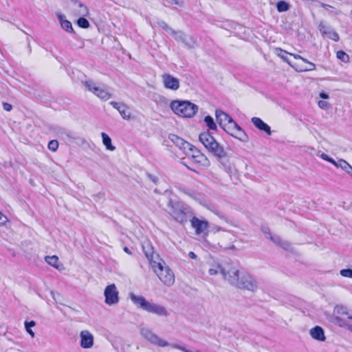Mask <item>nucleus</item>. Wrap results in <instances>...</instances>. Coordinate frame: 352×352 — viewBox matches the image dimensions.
I'll use <instances>...</instances> for the list:
<instances>
[{"instance_id": "f257e3e1", "label": "nucleus", "mask_w": 352, "mask_h": 352, "mask_svg": "<svg viewBox=\"0 0 352 352\" xmlns=\"http://www.w3.org/2000/svg\"><path fill=\"white\" fill-rule=\"evenodd\" d=\"M168 213L177 222L184 224L191 217L193 212L191 208L185 203L169 199L168 204Z\"/></svg>"}, {"instance_id": "f03ea898", "label": "nucleus", "mask_w": 352, "mask_h": 352, "mask_svg": "<svg viewBox=\"0 0 352 352\" xmlns=\"http://www.w3.org/2000/svg\"><path fill=\"white\" fill-rule=\"evenodd\" d=\"M199 140L205 148L219 160L226 157L227 153L224 148L216 141L208 130L201 133L199 135Z\"/></svg>"}, {"instance_id": "7ed1b4c3", "label": "nucleus", "mask_w": 352, "mask_h": 352, "mask_svg": "<svg viewBox=\"0 0 352 352\" xmlns=\"http://www.w3.org/2000/svg\"><path fill=\"white\" fill-rule=\"evenodd\" d=\"M130 299L137 307L146 311L160 316H167L168 315L166 309L164 306L150 302L142 296H137L133 293H131Z\"/></svg>"}, {"instance_id": "20e7f679", "label": "nucleus", "mask_w": 352, "mask_h": 352, "mask_svg": "<svg viewBox=\"0 0 352 352\" xmlns=\"http://www.w3.org/2000/svg\"><path fill=\"white\" fill-rule=\"evenodd\" d=\"M151 267L164 285L171 286L174 283L175 275L164 261L151 263Z\"/></svg>"}, {"instance_id": "39448f33", "label": "nucleus", "mask_w": 352, "mask_h": 352, "mask_svg": "<svg viewBox=\"0 0 352 352\" xmlns=\"http://www.w3.org/2000/svg\"><path fill=\"white\" fill-rule=\"evenodd\" d=\"M170 108L175 113L184 118H192L198 111L197 105L187 100L173 101L170 103Z\"/></svg>"}, {"instance_id": "423d86ee", "label": "nucleus", "mask_w": 352, "mask_h": 352, "mask_svg": "<svg viewBox=\"0 0 352 352\" xmlns=\"http://www.w3.org/2000/svg\"><path fill=\"white\" fill-rule=\"evenodd\" d=\"M222 129L227 133L238 139L241 142H247L249 140L246 133L236 122L234 121V120H232L231 122L227 123Z\"/></svg>"}, {"instance_id": "0eeeda50", "label": "nucleus", "mask_w": 352, "mask_h": 352, "mask_svg": "<svg viewBox=\"0 0 352 352\" xmlns=\"http://www.w3.org/2000/svg\"><path fill=\"white\" fill-rule=\"evenodd\" d=\"M86 89L92 92L96 96L103 100H107L111 95L105 89L97 86L96 83L92 80H87L82 82Z\"/></svg>"}, {"instance_id": "6e6552de", "label": "nucleus", "mask_w": 352, "mask_h": 352, "mask_svg": "<svg viewBox=\"0 0 352 352\" xmlns=\"http://www.w3.org/2000/svg\"><path fill=\"white\" fill-rule=\"evenodd\" d=\"M177 41L183 43L188 49H193L196 47V40L192 36H189L181 30H173L170 34Z\"/></svg>"}, {"instance_id": "1a4fd4ad", "label": "nucleus", "mask_w": 352, "mask_h": 352, "mask_svg": "<svg viewBox=\"0 0 352 352\" xmlns=\"http://www.w3.org/2000/svg\"><path fill=\"white\" fill-rule=\"evenodd\" d=\"M140 333L146 340L154 345H157L160 347H164L169 345L167 341L160 338L148 328H142Z\"/></svg>"}, {"instance_id": "9d476101", "label": "nucleus", "mask_w": 352, "mask_h": 352, "mask_svg": "<svg viewBox=\"0 0 352 352\" xmlns=\"http://www.w3.org/2000/svg\"><path fill=\"white\" fill-rule=\"evenodd\" d=\"M236 287L240 289L255 292L258 288V282L252 276L244 274L240 277Z\"/></svg>"}, {"instance_id": "9b49d317", "label": "nucleus", "mask_w": 352, "mask_h": 352, "mask_svg": "<svg viewBox=\"0 0 352 352\" xmlns=\"http://www.w3.org/2000/svg\"><path fill=\"white\" fill-rule=\"evenodd\" d=\"M119 292L115 284H111L106 287L104 291L105 303L108 305H113L119 302Z\"/></svg>"}, {"instance_id": "f8f14e48", "label": "nucleus", "mask_w": 352, "mask_h": 352, "mask_svg": "<svg viewBox=\"0 0 352 352\" xmlns=\"http://www.w3.org/2000/svg\"><path fill=\"white\" fill-rule=\"evenodd\" d=\"M222 275L225 279L234 286L236 285L241 277L239 270L234 266L228 265L223 270Z\"/></svg>"}, {"instance_id": "ddd939ff", "label": "nucleus", "mask_w": 352, "mask_h": 352, "mask_svg": "<svg viewBox=\"0 0 352 352\" xmlns=\"http://www.w3.org/2000/svg\"><path fill=\"white\" fill-rule=\"evenodd\" d=\"M162 77L165 88L174 91L177 90L179 88V80L178 78L168 74H164Z\"/></svg>"}, {"instance_id": "4468645a", "label": "nucleus", "mask_w": 352, "mask_h": 352, "mask_svg": "<svg viewBox=\"0 0 352 352\" xmlns=\"http://www.w3.org/2000/svg\"><path fill=\"white\" fill-rule=\"evenodd\" d=\"M318 30L322 36H327L331 40L337 42L340 39L339 34L330 26L326 25L322 21L319 23Z\"/></svg>"}, {"instance_id": "2eb2a0df", "label": "nucleus", "mask_w": 352, "mask_h": 352, "mask_svg": "<svg viewBox=\"0 0 352 352\" xmlns=\"http://www.w3.org/2000/svg\"><path fill=\"white\" fill-rule=\"evenodd\" d=\"M71 6L73 12L76 16H85L89 14V10L87 7L78 0H72Z\"/></svg>"}, {"instance_id": "dca6fc26", "label": "nucleus", "mask_w": 352, "mask_h": 352, "mask_svg": "<svg viewBox=\"0 0 352 352\" xmlns=\"http://www.w3.org/2000/svg\"><path fill=\"white\" fill-rule=\"evenodd\" d=\"M191 226L195 230L197 234L204 233L208 228V222L206 220H201L196 217L190 219Z\"/></svg>"}, {"instance_id": "f3484780", "label": "nucleus", "mask_w": 352, "mask_h": 352, "mask_svg": "<svg viewBox=\"0 0 352 352\" xmlns=\"http://www.w3.org/2000/svg\"><path fill=\"white\" fill-rule=\"evenodd\" d=\"M80 346L83 349H89L94 345V336L87 330L82 331L80 333Z\"/></svg>"}, {"instance_id": "a211bd4d", "label": "nucleus", "mask_w": 352, "mask_h": 352, "mask_svg": "<svg viewBox=\"0 0 352 352\" xmlns=\"http://www.w3.org/2000/svg\"><path fill=\"white\" fill-rule=\"evenodd\" d=\"M190 147L186 148L184 153L187 156L192 158L195 163L201 164L203 160L205 159V156L193 145L191 144Z\"/></svg>"}, {"instance_id": "6ab92c4d", "label": "nucleus", "mask_w": 352, "mask_h": 352, "mask_svg": "<svg viewBox=\"0 0 352 352\" xmlns=\"http://www.w3.org/2000/svg\"><path fill=\"white\" fill-rule=\"evenodd\" d=\"M222 245H224L226 249L235 250V246L233 244L229 245L228 242L233 243L236 240L235 235L230 231H225L221 235Z\"/></svg>"}, {"instance_id": "aec40b11", "label": "nucleus", "mask_w": 352, "mask_h": 352, "mask_svg": "<svg viewBox=\"0 0 352 352\" xmlns=\"http://www.w3.org/2000/svg\"><path fill=\"white\" fill-rule=\"evenodd\" d=\"M110 104L119 111L123 119L129 120L131 118V112L129 111V108L125 104L111 101Z\"/></svg>"}, {"instance_id": "412c9836", "label": "nucleus", "mask_w": 352, "mask_h": 352, "mask_svg": "<svg viewBox=\"0 0 352 352\" xmlns=\"http://www.w3.org/2000/svg\"><path fill=\"white\" fill-rule=\"evenodd\" d=\"M169 140L173 142L177 147H179L184 152L186 148H191V144L185 141L184 139L175 134H170L168 136Z\"/></svg>"}, {"instance_id": "4be33fe9", "label": "nucleus", "mask_w": 352, "mask_h": 352, "mask_svg": "<svg viewBox=\"0 0 352 352\" xmlns=\"http://www.w3.org/2000/svg\"><path fill=\"white\" fill-rule=\"evenodd\" d=\"M216 120L219 125L223 128L227 123L231 122L232 117L221 109H217L215 111Z\"/></svg>"}, {"instance_id": "5701e85b", "label": "nucleus", "mask_w": 352, "mask_h": 352, "mask_svg": "<svg viewBox=\"0 0 352 352\" xmlns=\"http://www.w3.org/2000/svg\"><path fill=\"white\" fill-rule=\"evenodd\" d=\"M309 334L311 338L316 340L324 342L326 340L324 331L323 329L320 326H316L311 329L309 331Z\"/></svg>"}, {"instance_id": "b1692460", "label": "nucleus", "mask_w": 352, "mask_h": 352, "mask_svg": "<svg viewBox=\"0 0 352 352\" xmlns=\"http://www.w3.org/2000/svg\"><path fill=\"white\" fill-rule=\"evenodd\" d=\"M252 122L259 130L265 131L268 135H271L270 126L265 123L261 118L254 117L252 118Z\"/></svg>"}, {"instance_id": "393cba45", "label": "nucleus", "mask_w": 352, "mask_h": 352, "mask_svg": "<svg viewBox=\"0 0 352 352\" xmlns=\"http://www.w3.org/2000/svg\"><path fill=\"white\" fill-rule=\"evenodd\" d=\"M295 59H299L302 60L304 63H307L308 65V67L305 68H300L299 69H296L297 71L301 72H309L313 71L316 69V65L310 61H309L307 59L302 57L301 56L296 54H290Z\"/></svg>"}, {"instance_id": "a878e982", "label": "nucleus", "mask_w": 352, "mask_h": 352, "mask_svg": "<svg viewBox=\"0 0 352 352\" xmlns=\"http://www.w3.org/2000/svg\"><path fill=\"white\" fill-rule=\"evenodd\" d=\"M58 19H59L61 28L67 32H73L74 30L72 28V23L67 19L63 14H58Z\"/></svg>"}, {"instance_id": "bb28decb", "label": "nucleus", "mask_w": 352, "mask_h": 352, "mask_svg": "<svg viewBox=\"0 0 352 352\" xmlns=\"http://www.w3.org/2000/svg\"><path fill=\"white\" fill-rule=\"evenodd\" d=\"M269 239H270L274 244L284 250H287L290 248V244L287 241H283L278 236L270 235V238Z\"/></svg>"}, {"instance_id": "cd10ccee", "label": "nucleus", "mask_w": 352, "mask_h": 352, "mask_svg": "<svg viewBox=\"0 0 352 352\" xmlns=\"http://www.w3.org/2000/svg\"><path fill=\"white\" fill-rule=\"evenodd\" d=\"M337 168H340L352 177V166L345 160L340 159L336 164Z\"/></svg>"}, {"instance_id": "c85d7f7f", "label": "nucleus", "mask_w": 352, "mask_h": 352, "mask_svg": "<svg viewBox=\"0 0 352 352\" xmlns=\"http://www.w3.org/2000/svg\"><path fill=\"white\" fill-rule=\"evenodd\" d=\"M334 315L346 316L348 319L352 320V314H349L347 308L343 305H336L334 307Z\"/></svg>"}, {"instance_id": "c756f323", "label": "nucleus", "mask_w": 352, "mask_h": 352, "mask_svg": "<svg viewBox=\"0 0 352 352\" xmlns=\"http://www.w3.org/2000/svg\"><path fill=\"white\" fill-rule=\"evenodd\" d=\"M101 136L102 138V143L106 146L107 149L109 151H114L116 147L112 145L110 137L104 132L101 133Z\"/></svg>"}, {"instance_id": "7c9ffc66", "label": "nucleus", "mask_w": 352, "mask_h": 352, "mask_svg": "<svg viewBox=\"0 0 352 352\" xmlns=\"http://www.w3.org/2000/svg\"><path fill=\"white\" fill-rule=\"evenodd\" d=\"M332 321L335 324L342 328H346L349 322L346 320L341 318L340 316L336 315H333Z\"/></svg>"}, {"instance_id": "2f4dec72", "label": "nucleus", "mask_w": 352, "mask_h": 352, "mask_svg": "<svg viewBox=\"0 0 352 352\" xmlns=\"http://www.w3.org/2000/svg\"><path fill=\"white\" fill-rule=\"evenodd\" d=\"M143 248L145 255L148 260L149 261L150 264L151 265V263L156 262L155 261H154L155 254L153 248L149 245H148L146 247L143 246Z\"/></svg>"}, {"instance_id": "473e14b6", "label": "nucleus", "mask_w": 352, "mask_h": 352, "mask_svg": "<svg viewBox=\"0 0 352 352\" xmlns=\"http://www.w3.org/2000/svg\"><path fill=\"white\" fill-rule=\"evenodd\" d=\"M275 52L278 56H279L282 60L288 63L289 65L292 66L287 57V54H289L290 56H292L290 54L291 53H289L287 51L283 50L280 48H276Z\"/></svg>"}, {"instance_id": "72a5a7b5", "label": "nucleus", "mask_w": 352, "mask_h": 352, "mask_svg": "<svg viewBox=\"0 0 352 352\" xmlns=\"http://www.w3.org/2000/svg\"><path fill=\"white\" fill-rule=\"evenodd\" d=\"M226 267V266L222 267L219 263H214L209 269L208 272L210 275H216L219 272L222 274V271Z\"/></svg>"}, {"instance_id": "f704fd0d", "label": "nucleus", "mask_w": 352, "mask_h": 352, "mask_svg": "<svg viewBox=\"0 0 352 352\" xmlns=\"http://www.w3.org/2000/svg\"><path fill=\"white\" fill-rule=\"evenodd\" d=\"M45 260L51 266L59 269L58 265V257L57 256H47L45 257Z\"/></svg>"}, {"instance_id": "c9c22d12", "label": "nucleus", "mask_w": 352, "mask_h": 352, "mask_svg": "<svg viewBox=\"0 0 352 352\" xmlns=\"http://www.w3.org/2000/svg\"><path fill=\"white\" fill-rule=\"evenodd\" d=\"M204 122L210 130H217V126L214 121V119L210 116H207L204 118Z\"/></svg>"}, {"instance_id": "e433bc0d", "label": "nucleus", "mask_w": 352, "mask_h": 352, "mask_svg": "<svg viewBox=\"0 0 352 352\" xmlns=\"http://www.w3.org/2000/svg\"><path fill=\"white\" fill-rule=\"evenodd\" d=\"M25 329L30 336L33 338L35 336L34 332L32 328L36 326V322L34 320L25 321L24 323Z\"/></svg>"}, {"instance_id": "4c0bfd02", "label": "nucleus", "mask_w": 352, "mask_h": 352, "mask_svg": "<svg viewBox=\"0 0 352 352\" xmlns=\"http://www.w3.org/2000/svg\"><path fill=\"white\" fill-rule=\"evenodd\" d=\"M277 10L280 12H286L289 8V5L288 3L284 1H280L276 3Z\"/></svg>"}, {"instance_id": "58836bf2", "label": "nucleus", "mask_w": 352, "mask_h": 352, "mask_svg": "<svg viewBox=\"0 0 352 352\" xmlns=\"http://www.w3.org/2000/svg\"><path fill=\"white\" fill-rule=\"evenodd\" d=\"M337 58L344 63H348L349 61V55L342 50H340L336 54Z\"/></svg>"}, {"instance_id": "ea45409f", "label": "nucleus", "mask_w": 352, "mask_h": 352, "mask_svg": "<svg viewBox=\"0 0 352 352\" xmlns=\"http://www.w3.org/2000/svg\"><path fill=\"white\" fill-rule=\"evenodd\" d=\"M77 24L79 27L82 28H89V21H87V19H85V17L82 16V17H80L78 21H77Z\"/></svg>"}, {"instance_id": "a19ab883", "label": "nucleus", "mask_w": 352, "mask_h": 352, "mask_svg": "<svg viewBox=\"0 0 352 352\" xmlns=\"http://www.w3.org/2000/svg\"><path fill=\"white\" fill-rule=\"evenodd\" d=\"M158 25L162 28L164 29L165 31H166L167 32H168L170 34H172V32H173V29L171 28L170 27H169V25L166 23L164 22V21H160L158 22Z\"/></svg>"}, {"instance_id": "79ce46f5", "label": "nucleus", "mask_w": 352, "mask_h": 352, "mask_svg": "<svg viewBox=\"0 0 352 352\" xmlns=\"http://www.w3.org/2000/svg\"><path fill=\"white\" fill-rule=\"evenodd\" d=\"M58 147V142L56 140L50 141L48 143V148L52 151H56Z\"/></svg>"}, {"instance_id": "37998d69", "label": "nucleus", "mask_w": 352, "mask_h": 352, "mask_svg": "<svg viewBox=\"0 0 352 352\" xmlns=\"http://www.w3.org/2000/svg\"><path fill=\"white\" fill-rule=\"evenodd\" d=\"M341 276L352 278V269H343L340 272Z\"/></svg>"}, {"instance_id": "c03bdc74", "label": "nucleus", "mask_w": 352, "mask_h": 352, "mask_svg": "<svg viewBox=\"0 0 352 352\" xmlns=\"http://www.w3.org/2000/svg\"><path fill=\"white\" fill-rule=\"evenodd\" d=\"M321 158H322L324 160L327 161L332 164H333L336 166V164H337V161L334 160L331 157H329L327 154L322 153L321 155Z\"/></svg>"}, {"instance_id": "a18cd8bd", "label": "nucleus", "mask_w": 352, "mask_h": 352, "mask_svg": "<svg viewBox=\"0 0 352 352\" xmlns=\"http://www.w3.org/2000/svg\"><path fill=\"white\" fill-rule=\"evenodd\" d=\"M220 163L226 172H227L228 173H231L232 172V167L231 165H230V164L226 165V164L223 163V162L222 160L220 161Z\"/></svg>"}, {"instance_id": "49530a36", "label": "nucleus", "mask_w": 352, "mask_h": 352, "mask_svg": "<svg viewBox=\"0 0 352 352\" xmlns=\"http://www.w3.org/2000/svg\"><path fill=\"white\" fill-rule=\"evenodd\" d=\"M171 346L173 348L179 349L183 352H192L190 350H188V349H186L185 347H184L179 344H171Z\"/></svg>"}, {"instance_id": "de8ad7c7", "label": "nucleus", "mask_w": 352, "mask_h": 352, "mask_svg": "<svg viewBox=\"0 0 352 352\" xmlns=\"http://www.w3.org/2000/svg\"><path fill=\"white\" fill-rule=\"evenodd\" d=\"M179 190L182 192H184V194H186L188 195L189 197H192V199H195L196 198V195H195V193L192 191H190V190H186V189H182V188H179Z\"/></svg>"}, {"instance_id": "09e8293b", "label": "nucleus", "mask_w": 352, "mask_h": 352, "mask_svg": "<svg viewBox=\"0 0 352 352\" xmlns=\"http://www.w3.org/2000/svg\"><path fill=\"white\" fill-rule=\"evenodd\" d=\"M179 190L182 192H184V194H186L188 195L189 197H192V199H195L196 198V195H195V193L192 191H190V190H186V189H182V188H179Z\"/></svg>"}, {"instance_id": "8fccbe9b", "label": "nucleus", "mask_w": 352, "mask_h": 352, "mask_svg": "<svg viewBox=\"0 0 352 352\" xmlns=\"http://www.w3.org/2000/svg\"><path fill=\"white\" fill-rule=\"evenodd\" d=\"M318 104V106L322 109H327L329 107V104L324 100H320Z\"/></svg>"}, {"instance_id": "3c124183", "label": "nucleus", "mask_w": 352, "mask_h": 352, "mask_svg": "<svg viewBox=\"0 0 352 352\" xmlns=\"http://www.w3.org/2000/svg\"><path fill=\"white\" fill-rule=\"evenodd\" d=\"M7 221V217L0 211V225H4Z\"/></svg>"}, {"instance_id": "603ef678", "label": "nucleus", "mask_w": 352, "mask_h": 352, "mask_svg": "<svg viewBox=\"0 0 352 352\" xmlns=\"http://www.w3.org/2000/svg\"><path fill=\"white\" fill-rule=\"evenodd\" d=\"M262 231L267 239H270V235H272L268 228H263Z\"/></svg>"}, {"instance_id": "864d4df0", "label": "nucleus", "mask_w": 352, "mask_h": 352, "mask_svg": "<svg viewBox=\"0 0 352 352\" xmlns=\"http://www.w3.org/2000/svg\"><path fill=\"white\" fill-rule=\"evenodd\" d=\"M3 109L6 110V111H10L12 109V104H10L8 102H3Z\"/></svg>"}, {"instance_id": "5fc2aeb1", "label": "nucleus", "mask_w": 352, "mask_h": 352, "mask_svg": "<svg viewBox=\"0 0 352 352\" xmlns=\"http://www.w3.org/2000/svg\"><path fill=\"white\" fill-rule=\"evenodd\" d=\"M148 177L155 184L157 182V178L155 176H153L151 174H148Z\"/></svg>"}, {"instance_id": "6e6d98bb", "label": "nucleus", "mask_w": 352, "mask_h": 352, "mask_svg": "<svg viewBox=\"0 0 352 352\" xmlns=\"http://www.w3.org/2000/svg\"><path fill=\"white\" fill-rule=\"evenodd\" d=\"M188 256L192 258V259H196L197 258V256L196 255V254L193 252H190L188 253Z\"/></svg>"}, {"instance_id": "4d7b16f0", "label": "nucleus", "mask_w": 352, "mask_h": 352, "mask_svg": "<svg viewBox=\"0 0 352 352\" xmlns=\"http://www.w3.org/2000/svg\"><path fill=\"white\" fill-rule=\"evenodd\" d=\"M320 97L322 99H327L329 98V95L324 92H320Z\"/></svg>"}, {"instance_id": "13d9d810", "label": "nucleus", "mask_w": 352, "mask_h": 352, "mask_svg": "<svg viewBox=\"0 0 352 352\" xmlns=\"http://www.w3.org/2000/svg\"><path fill=\"white\" fill-rule=\"evenodd\" d=\"M321 7H322L323 8H324L326 10H327V8H332L331 6L326 4V3H322Z\"/></svg>"}, {"instance_id": "bf43d9fd", "label": "nucleus", "mask_w": 352, "mask_h": 352, "mask_svg": "<svg viewBox=\"0 0 352 352\" xmlns=\"http://www.w3.org/2000/svg\"><path fill=\"white\" fill-rule=\"evenodd\" d=\"M124 251L129 254H131V250L127 247L124 248Z\"/></svg>"}, {"instance_id": "052dcab7", "label": "nucleus", "mask_w": 352, "mask_h": 352, "mask_svg": "<svg viewBox=\"0 0 352 352\" xmlns=\"http://www.w3.org/2000/svg\"><path fill=\"white\" fill-rule=\"evenodd\" d=\"M346 329L352 332V324L348 322V325L346 326Z\"/></svg>"}, {"instance_id": "680f3d73", "label": "nucleus", "mask_w": 352, "mask_h": 352, "mask_svg": "<svg viewBox=\"0 0 352 352\" xmlns=\"http://www.w3.org/2000/svg\"><path fill=\"white\" fill-rule=\"evenodd\" d=\"M175 4H178L179 3V0H172Z\"/></svg>"}, {"instance_id": "e2e57ef3", "label": "nucleus", "mask_w": 352, "mask_h": 352, "mask_svg": "<svg viewBox=\"0 0 352 352\" xmlns=\"http://www.w3.org/2000/svg\"><path fill=\"white\" fill-rule=\"evenodd\" d=\"M52 297L54 298V299H55V297H54V292H52Z\"/></svg>"}, {"instance_id": "0e129e2a", "label": "nucleus", "mask_w": 352, "mask_h": 352, "mask_svg": "<svg viewBox=\"0 0 352 352\" xmlns=\"http://www.w3.org/2000/svg\"><path fill=\"white\" fill-rule=\"evenodd\" d=\"M340 11H336V14H340Z\"/></svg>"}, {"instance_id": "69168bd1", "label": "nucleus", "mask_w": 352, "mask_h": 352, "mask_svg": "<svg viewBox=\"0 0 352 352\" xmlns=\"http://www.w3.org/2000/svg\"><path fill=\"white\" fill-rule=\"evenodd\" d=\"M196 352H200L199 351H197Z\"/></svg>"}]
</instances>
